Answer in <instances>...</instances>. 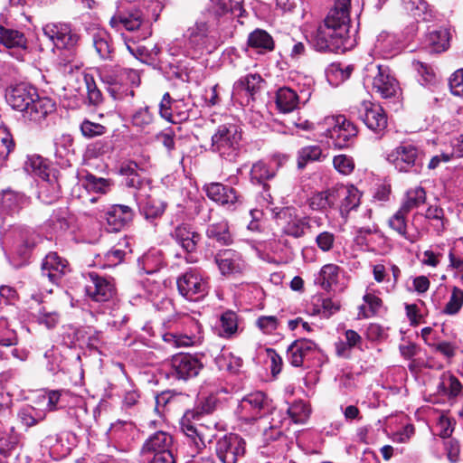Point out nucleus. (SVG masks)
Masks as SVG:
<instances>
[{"label": "nucleus", "mask_w": 463, "mask_h": 463, "mask_svg": "<svg viewBox=\"0 0 463 463\" xmlns=\"http://www.w3.org/2000/svg\"><path fill=\"white\" fill-rule=\"evenodd\" d=\"M351 0H335L332 8L312 36L317 51L344 52L351 46L349 6Z\"/></svg>", "instance_id": "f257e3e1"}, {"label": "nucleus", "mask_w": 463, "mask_h": 463, "mask_svg": "<svg viewBox=\"0 0 463 463\" xmlns=\"http://www.w3.org/2000/svg\"><path fill=\"white\" fill-rule=\"evenodd\" d=\"M209 406L204 405L194 410H188L180 420V429L184 434V440L180 448V454L188 458L184 463H213L211 459L196 456L213 437V429L200 422L204 413H210Z\"/></svg>", "instance_id": "f03ea898"}, {"label": "nucleus", "mask_w": 463, "mask_h": 463, "mask_svg": "<svg viewBox=\"0 0 463 463\" xmlns=\"http://www.w3.org/2000/svg\"><path fill=\"white\" fill-rule=\"evenodd\" d=\"M141 454L148 463H176L177 458L173 437L163 430L148 436L141 448Z\"/></svg>", "instance_id": "7ed1b4c3"}, {"label": "nucleus", "mask_w": 463, "mask_h": 463, "mask_svg": "<svg viewBox=\"0 0 463 463\" xmlns=\"http://www.w3.org/2000/svg\"><path fill=\"white\" fill-rule=\"evenodd\" d=\"M271 213L282 235L299 239L304 237L306 230L311 227L312 219L307 215L299 214L295 207L273 208Z\"/></svg>", "instance_id": "20e7f679"}, {"label": "nucleus", "mask_w": 463, "mask_h": 463, "mask_svg": "<svg viewBox=\"0 0 463 463\" xmlns=\"http://www.w3.org/2000/svg\"><path fill=\"white\" fill-rule=\"evenodd\" d=\"M241 133L234 124L218 127L212 137V150L228 161H234L239 155Z\"/></svg>", "instance_id": "39448f33"}, {"label": "nucleus", "mask_w": 463, "mask_h": 463, "mask_svg": "<svg viewBox=\"0 0 463 463\" xmlns=\"http://www.w3.org/2000/svg\"><path fill=\"white\" fill-rule=\"evenodd\" d=\"M109 24L116 29L124 28L129 32L138 31L139 38L142 40L152 35V23L139 8L119 11L111 17Z\"/></svg>", "instance_id": "423d86ee"}, {"label": "nucleus", "mask_w": 463, "mask_h": 463, "mask_svg": "<svg viewBox=\"0 0 463 463\" xmlns=\"http://www.w3.org/2000/svg\"><path fill=\"white\" fill-rule=\"evenodd\" d=\"M324 122L329 127L326 130V135L332 139L335 147L343 149L353 144L358 130L345 116H328L325 118Z\"/></svg>", "instance_id": "0eeeda50"}, {"label": "nucleus", "mask_w": 463, "mask_h": 463, "mask_svg": "<svg viewBox=\"0 0 463 463\" xmlns=\"http://www.w3.org/2000/svg\"><path fill=\"white\" fill-rule=\"evenodd\" d=\"M179 294L190 301H199L208 294V283L197 269H190L176 279Z\"/></svg>", "instance_id": "6e6552de"}, {"label": "nucleus", "mask_w": 463, "mask_h": 463, "mask_svg": "<svg viewBox=\"0 0 463 463\" xmlns=\"http://www.w3.org/2000/svg\"><path fill=\"white\" fill-rule=\"evenodd\" d=\"M215 452L222 463H237L246 453V442L239 435L230 433L217 440Z\"/></svg>", "instance_id": "1a4fd4ad"}, {"label": "nucleus", "mask_w": 463, "mask_h": 463, "mask_svg": "<svg viewBox=\"0 0 463 463\" xmlns=\"http://www.w3.org/2000/svg\"><path fill=\"white\" fill-rule=\"evenodd\" d=\"M203 368L201 360L190 354H178L170 361L169 375L177 380L187 381L199 374Z\"/></svg>", "instance_id": "9d476101"}, {"label": "nucleus", "mask_w": 463, "mask_h": 463, "mask_svg": "<svg viewBox=\"0 0 463 463\" xmlns=\"http://www.w3.org/2000/svg\"><path fill=\"white\" fill-rule=\"evenodd\" d=\"M400 172L413 171L419 174L421 165L418 162V149L411 144H402L387 156Z\"/></svg>", "instance_id": "9b49d317"}, {"label": "nucleus", "mask_w": 463, "mask_h": 463, "mask_svg": "<svg viewBox=\"0 0 463 463\" xmlns=\"http://www.w3.org/2000/svg\"><path fill=\"white\" fill-rule=\"evenodd\" d=\"M43 32L57 48L71 50L77 45L80 39L67 24H47L43 26Z\"/></svg>", "instance_id": "f8f14e48"}, {"label": "nucleus", "mask_w": 463, "mask_h": 463, "mask_svg": "<svg viewBox=\"0 0 463 463\" xmlns=\"http://www.w3.org/2000/svg\"><path fill=\"white\" fill-rule=\"evenodd\" d=\"M363 107L364 111L360 115V118L371 131L377 135L378 138H382L388 126L385 111L382 107L368 101H364Z\"/></svg>", "instance_id": "ddd939ff"}, {"label": "nucleus", "mask_w": 463, "mask_h": 463, "mask_svg": "<svg viewBox=\"0 0 463 463\" xmlns=\"http://www.w3.org/2000/svg\"><path fill=\"white\" fill-rule=\"evenodd\" d=\"M71 271L68 261L56 252L48 253L42 263V277L52 284L59 285L62 278Z\"/></svg>", "instance_id": "4468645a"}, {"label": "nucleus", "mask_w": 463, "mask_h": 463, "mask_svg": "<svg viewBox=\"0 0 463 463\" xmlns=\"http://www.w3.org/2000/svg\"><path fill=\"white\" fill-rule=\"evenodd\" d=\"M204 191L209 199L227 206L232 211L236 210L238 205L242 203L241 197L237 194L235 189L223 185L221 183L206 184Z\"/></svg>", "instance_id": "2eb2a0df"}, {"label": "nucleus", "mask_w": 463, "mask_h": 463, "mask_svg": "<svg viewBox=\"0 0 463 463\" xmlns=\"http://www.w3.org/2000/svg\"><path fill=\"white\" fill-rule=\"evenodd\" d=\"M90 282L86 286L87 295L94 301L105 302L116 294V288L111 280L91 272L89 274Z\"/></svg>", "instance_id": "dca6fc26"}, {"label": "nucleus", "mask_w": 463, "mask_h": 463, "mask_svg": "<svg viewBox=\"0 0 463 463\" xmlns=\"http://www.w3.org/2000/svg\"><path fill=\"white\" fill-rule=\"evenodd\" d=\"M214 261L224 276L240 275L247 269V264L233 250H223L214 256Z\"/></svg>", "instance_id": "f3484780"}, {"label": "nucleus", "mask_w": 463, "mask_h": 463, "mask_svg": "<svg viewBox=\"0 0 463 463\" xmlns=\"http://www.w3.org/2000/svg\"><path fill=\"white\" fill-rule=\"evenodd\" d=\"M133 210L124 204H114L105 212L104 219L109 232H117L127 226L133 219Z\"/></svg>", "instance_id": "a211bd4d"}, {"label": "nucleus", "mask_w": 463, "mask_h": 463, "mask_svg": "<svg viewBox=\"0 0 463 463\" xmlns=\"http://www.w3.org/2000/svg\"><path fill=\"white\" fill-rule=\"evenodd\" d=\"M317 351V345L315 342L302 338L292 342L287 349V359L291 365L300 367L304 360L311 357Z\"/></svg>", "instance_id": "6ab92c4d"}, {"label": "nucleus", "mask_w": 463, "mask_h": 463, "mask_svg": "<svg viewBox=\"0 0 463 463\" xmlns=\"http://www.w3.org/2000/svg\"><path fill=\"white\" fill-rule=\"evenodd\" d=\"M28 203V198L22 193L12 189L4 190L0 194V219L4 222L6 217L13 216Z\"/></svg>", "instance_id": "aec40b11"}, {"label": "nucleus", "mask_w": 463, "mask_h": 463, "mask_svg": "<svg viewBox=\"0 0 463 463\" xmlns=\"http://www.w3.org/2000/svg\"><path fill=\"white\" fill-rule=\"evenodd\" d=\"M451 33L445 27L430 28L424 36L423 44L430 52L440 53L449 47Z\"/></svg>", "instance_id": "412c9836"}, {"label": "nucleus", "mask_w": 463, "mask_h": 463, "mask_svg": "<svg viewBox=\"0 0 463 463\" xmlns=\"http://www.w3.org/2000/svg\"><path fill=\"white\" fill-rule=\"evenodd\" d=\"M364 78V85L372 87H395L399 84L393 71L386 65H378L368 69Z\"/></svg>", "instance_id": "4be33fe9"}, {"label": "nucleus", "mask_w": 463, "mask_h": 463, "mask_svg": "<svg viewBox=\"0 0 463 463\" xmlns=\"http://www.w3.org/2000/svg\"><path fill=\"white\" fill-rule=\"evenodd\" d=\"M33 95L35 96L32 103L24 111V116L31 121L41 123L48 114L54 111L55 104L49 98H40L35 91Z\"/></svg>", "instance_id": "5701e85b"}, {"label": "nucleus", "mask_w": 463, "mask_h": 463, "mask_svg": "<svg viewBox=\"0 0 463 463\" xmlns=\"http://www.w3.org/2000/svg\"><path fill=\"white\" fill-rule=\"evenodd\" d=\"M96 53L102 60H111L114 47L110 35L104 30L93 28L89 33Z\"/></svg>", "instance_id": "b1692460"}, {"label": "nucleus", "mask_w": 463, "mask_h": 463, "mask_svg": "<svg viewBox=\"0 0 463 463\" xmlns=\"http://www.w3.org/2000/svg\"><path fill=\"white\" fill-rule=\"evenodd\" d=\"M175 241L186 251L194 252L201 240V235L188 225H178L172 233Z\"/></svg>", "instance_id": "393cba45"}, {"label": "nucleus", "mask_w": 463, "mask_h": 463, "mask_svg": "<svg viewBox=\"0 0 463 463\" xmlns=\"http://www.w3.org/2000/svg\"><path fill=\"white\" fill-rule=\"evenodd\" d=\"M248 46L263 54L274 50L275 43L272 36L263 29H255L248 36Z\"/></svg>", "instance_id": "a878e982"}, {"label": "nucleus", "mask_w": 463, "mask_h": 463, "mask_svg": "<svg viewBox=\"0 0 463 463\" xmlns=\"http://www.w3.org/2000/svg\"><path fill=\"white\" fill-rule=\"evenodd\" d=\"M137 200L138 201L141 212L147 220L161 217L165 210L166 204L151 195L143 197V194H139L137 196Z\"/></svg>", "instance_id": "bb28decb"}, {"label": "nucleus", "mask_w": 463, "mask_h": 463, "mask_svg": "<svg viewBox=\"0 0 463 463\" xmlns=\"http://www.w3.org/2000/svg\"><path fill=\"white\" fill-rule=\"evenodd\" d=\"M463 386L459 380L449 372H444L437 385L438 393L449 399L458 397L462 392Z\"/></svg>", "instance_id": "cd10ccee"}, {"label": "nucleus", "mask_w": 463, "mask_h": 463, "mask_svg": "<svg viewBox=\"0 0 463 463\" xmlns=\"http://www.w3.org/2000/svg\"><path fill=\"white\" fill-rule=\"evenodd\" d=\"M5 99L13 109L24 111L32 103L35 95L27 89H5Z\"/></svg>", "instance_id": "c85d7f7f"}, {"label": "nucleus", "mask_w": 463, "mask_h": 463, "mask_svg": "<svg viewBox=\"0 0 463 463\" xmlns=\"http://www.w3.org/2000/svg\"><path fill=\"white\" fill-rule=\"evenodd\" d=\"M206 236L208 239L216 241L222 246L229 245L232 242L229 225L225 221L208 225Z\"/></svg>", "instance_id": "c756f323"}, {"label": "nucleus", "mask_w": 463, "mask_h": 463, "mask_svg": "<svg viewBox=\"0 0 463 463\" xmlns=\"http://www.w3.org/2000/svg\"><path fill=\"white\" fill-rule=\"evenodd\" d=\"M0 43L6 48L25 49L27 41L23 33L0 24Z\"/></svg>", "instance_id": "7c9ffc66"}, {"label": "nucleus", "mask_w": 463, "mask_h": 463, "mask_svg": "<svg viewBox=\"0 0 463 463\" xmlns=\"http://www.w3.org/2000/svg\"><path fill=\"white\" fill-rule=\"evenodd\" d=\"M298 102L299 97L294 89H278L276 103L280 111L291 112L297 108Z\"/></svg>", "instance_id": "2f4dec72"}, {"label": "nucleus", "mask_w": 463, "mask_h": 463, "mask_svg": "<svg viewBox=\"0 0 463 463\" xmlns=\"http://www.w3.org/2000/svg\"><path fill=\"white\" fill-rule=\"evenodd\" d=\"M426 202V191L421 186L410 188L405 193L404 198L401 204L402 211L410 213L415 208L420 207Z\"/></svg>", "instance_id": "473e14b6"}, {"label": "nucleus", "mask_w": 463, "mask_h": 463, "mask_svg": "<svg viewBox=\"0 0 463 463\" xmlns=\"http://www.w3.org/2000/svg\"><path fill=\"white\" fill-rule=\"evenodd\" d=\"M24 168L28 174L40 177L43 182L49 181L50 169L42 156L36 155L28 156Z\"/></svg>", "instance_id": "72a5a7b5"}, {"label": "nucleus", "mask_w": 463, "mask_h": 463, "mask_svg": "<svg viewBox=\"0 0 463 463\" xmlns=\"http://www.w3.org/2000/svg\"><path fill=\"white\" fill-rule=\"evenodd\" d=\"M115 149V141L112 137L96 140L87 146L86 156L89 158H98L112 153Z\"/></svg>", "instance_id": "f704fd0d"}, {"label": "nucleus", "mask_w": 463, "mask_h": 463, "mask_svg": "<svg viewBox=\"0 0 463 463\" xmlns=\"http://www.w3.org/2000/svg\"><path fill=\"white\" fill-rule=\"evenodd\" d=\"M213 8L209 3L205 11L203 13V17L196 21L194 26L189 28L188 32L190 37H206L209 32V28L213 24H216L218 22H213Z\"/></svg>", "instance_id": "c9c22d12"}, {"label": "nucleus", "mask_w": 463, "mask_h": 463, "mask_svg": "<svg viewBox=\"0 0 463 463\" xmlns=\"http://www.w3.org/2000/svg\"><path fill=\"white\" fill-rule=\"evenodd\" d=\"M340 268L335 264H326L320 269L317 283L324 289L328 290L331 287L337 283Z\"/></svg>", "instance_id": "e433bc0d"}, {"label": "nucleus", "mask_w": 463, "mask_h": 463, "mask_svg": "<svg viewBox=\"0 0 463 463\" xmlns=\"http://www.w3.org/2000/svg\"><path fill=\"white\" fill-rule=\"evenodd\" d=\"M267 403L266 396L261 392H256L246 395L241 402L242 410L250 411L252 417H256Z\"/></svg>", "instance_id": "4c0bfd02"}, {"label": "nucleus", "mask_w": 463, "mask_h": 463, "mask_svg": "<svg viewBox=\"0 0 463 463\" xmlns=\"http://www.w3.org/2000/svg\"><path fill=\"white\" fill-rule=\"evenodd\" d=\"M216 364L220 370L237 373L242 366V359L230 352H222L217 358Z\"/></svg>", "instance_id": "58836bf2"}, {"label": "nucleus", "mask_w": 463, "mask_h": 463, "mask_svg": "<svg viewBox=\"0 0 463 463\" xmlns=\"http://www.w3.org/2000/svg\"><path fill=\"white\" fill-rule=\"evenodd\" d=\"M363 299L366 305L360 307L359 316L364 318H369L376 315L383 306V300L369 291L364 295Z\"/></svg>", "instance_id": "ea45409f"}, {"label": "nucleus", "mask_w": 463, "mask_h": 463, "mask_svg": "<svg viewBox=\"0 0 463 463\" xmlns=\"http://www.w3.org/2000/svg\"><path fill=\"white\" fill-rule=\"evenodd\" d=\"M238 329L237 315L232 311L224 312L220 317L219 335L222 337H231Z\"/></svg>", "instance_id": "a19ab883"}, {"label": "nucleus", "mask_w": 463, "mask_h": 463, "mask_svg": "<svg viewBox=\"0 0 463 463\" xmlns=\"http://www.w3.org/2000/svg\"><path fill=\"white\" fill-rule=\"evenodd\" d=\"M82 181V185L90 192L106 194L110 187V181L102 177H97L92 174H87Z\"/></svg>", "instance_id": "79ce46f5"}, {"label": "nucleus", "mask_w": 463, "mask_h": 463, "mask_svg": "<svg viewBox=\"0 0 463 463\" xmlns=\"http://www.w3.org/2000/svg\"><path fill=\"white\" fill-rule=\"evenodd\" d=\"M211 5L213 8V22H218L220 17L227 14L228 12L236 13L240 12L239 15H242V7L240 3L236 2L234 5H228L226 0H209Z\"/></svg>", "instance_id": "37998d69"}, {"label": "nucleus", "mask_w": 463, "mask_h": 463, "mask_svg": "<svg viewBox=\"0 0 463 463\" xmlns=\"http://www.w3.org/2000/svg\"><path fill=\"white\" fill-rule=\"evenodd\" d=\"M360 203V195L358 190L354 186H346V194L343 195L341 204H339L341 215L346 216L349 212L355 209Z\"/></svg>", "instance_id": "c03bdc74"}, {"label": "nucleus", "mask_w": 463, "mask_h": 463, "mask_svg": "<svg viewBox=\"0 0 463 463\" xmlns=\"http://www.w3.org/2000/svg\"><path fill=\"white\" fill-rule=\"evenodd\" d=\"M156 407L155 410L160 415L165 414L173 409L177 404V396L170 391L162 392L155 397Z\"/></svg>", "instance_id": "a18cd8bd"}, {"label": "nucleus", "mask_w": 463, "mask_h": 463, "mask_svg": "<svg viewBox=\"0 0 463 463\" xmlns=\"http://www.w3.org/2000/svg\"><path fill=\"white\" fill-rule=\"evenodd\" d=\"M18 435L12 427L9 431H5L0 427V454L6 456L15 449L18 444Z\"/></svg>", "instance_id": "49530a36"}, {"label": "nucleus", "mask_w": 463, "mask_h": 463, "mask_svg": "<svg viewBox=\"0 0 463 463\" xmlns=\"http://www.w3.org/2000/svg\"><path fill=\"white\" fill-rule=\"evenodd\" d=\"M121 70L122 69H113L109 67L96 70V79L98 78L101 84L107 85H119L126 83L124 80H120Z\"/></svg>", "instance_id": "de8ad7c7"}, {"label": "nucleus", "mask_w": 463, "mask_h": 463, "mask_svg": "<svg viewBox=\"0 0 463 463\" xmlns=\"http://www.w3.org/2000/svg\"><path fill=\"white\" fill-rule=\"evenodd\" d=\"M322 149L318 146H309L299 150L298 156V166L303 169L309 162L320 160Z\"/></svg>", "instance_id": "09e8293b"}, {"label": "nucleus", "mask_w": 463, "mask_h": 463, "mask_svg": "<svg viewBox=\"0 0 463 463\" xmlns=\"http://www.w3.org/2000/svg\"><path fill=\"white\" fill-rule=\"evenodd\" d=\"M463 306V290L454 287L451 291L449 300L445 305L442 313L449 316L458 314Z\"/></svg>", "instance_id": "8fccbe9b"}, {"label": "nucleus", "mask_w": 463, "mask_h": 463, "mask_svg": "<svg viewBox=\"0 0 463 463\" xmlns=\"http://www.w3.org/2000/svg\"><path fill=\"white\" fill-rule=\"evenodd\" d=\"M18 418L24 426L29 428L43 420L45 414L33 407L27 406L19 411Z\"/></svg>", "instance_id": "3c124183"}, {"label": "nucleus", "mask_w": 463, "mask_h": 463, "mask_svg": "<svg viewBox=\"0 0 463 463\" xmlns=\"http://www.w3.org/2000/svg\"><path fill=\"white\" fill-rule=\"evenodd\" d=\"M406 11H408L417 20H427V12L429 5L425 0H402Z\"/></svg>", "instance_id": "603ef678"}, {"label": "nucleus", "mask_w": 463, "mask_h": 463, "mask_svg": "<svg viewBox=\"0 0 463 463\" xmlns=\"http://www.w3.org/2000/svg\"><path fill=\"white\" fill-rule=\"evenodd\" d=\"M14 148V142L12 135L6 128L0 127V166L7 159Z\"/></svg>", "instance_id": "864d4df0"}, {"label": "nucleus", "mask_w": 463, "mask_h": 463, "mask_svg": "<svg viewBox=\"0 0 463 463\" xmlns=\"http://www.w3.org/2000/svg\"><path fill=\"white\" fill-rule=\"evenodd\" d=\"M250 176L259 184L263 183L275 176V170L270 168L266 163L259 161L254 164L250 170Z\"/></svg>", "instance_id": "5fc2aeb1"}, {"label": "nucleus", "mask_w": 463, "mask_h": 463, "mask_svg": "<svg viewBox=\"0 0 463 463\" xmlns=\"http://www.w3.org/2000/svg\"><path fill=\"white\" fill-rule=\"evenodd\" d=\"M409 213L402 211L400 207L399 210L390 218L389 226L397 232L400 235L409 240L407 236V222L406 216Z\"/></svg>", "instance_id": "6e6d98bb"}, {"label": "nucleus", "mask_w": 463, "mask_h": 463, "mask_svg": "<svg viewBox=\"0 0 463 463\" xmlns=\"http://www.w3.org/2000/svg\"><path fill=\"white\" fill-rule=\"evenodd\" d=\"M96 74L97 71L95 70L83 71L77 69L72 72L71 77L74 78L75 84H78L80 87H97Z\"/></svg>", "instance_id": "4d7b16f0"}, {"label": "nucleus", "mask_w": 463, "mask_h": 463, "mask_svg": "<svg viewBox=\"0 0 463 463\" xmlns=\"http://www.w3.org/2000/svg\"><path fill=\"white\" fill-rule=\"evenodd\" d=\"M287 411L294 423H304L309 416V409L303 402H294Z\"/></svg>", "instance_id": "13d9d810"}, {"label": "nucleus", "mask_w": 463, "mask_h": 463, "mask_svg": "<svg viewBox=\"0 0 463 463\" xmlns=\"http://www.w3.org/2000/svg\"><path fill=\"white\" fill-rule=\"evenodd\" d=\"M17 342L16 332L9 328L5 319H0V346L15 345Z\"/></svg>", "instance_id": "bf43d9fd"}, {"label": "nucleus", "mask_w": 463, "mask_h": 463, "mask_svg": "<svg viewBox=\"0 0 463 463\" xmlns=\"http://www.w3.org/2000/svg\"><path fill=\"white\" fill-rule=\"evenodd\" d=\"M334 167L342 175H350L354 168V162L351 156L346 155L335 156L333 159Z\"/></svg>", "instance_id": "052dcab7"}, {"label": "nucleus", "mask_w": 463, "mask_h": 463, "mask_svg": "<svg viewBox=\"0 0 463 463\" xmlns=\"http://www.w3.org/2000/svg\"><path fill=\"white\" fill-rule=\"evenodd\" d=\"M80 131L85 137L91 138L97 136L104 135L107 131V128L101 124L91 122L86 119L80 124Z\"/></svg>", "instance_id": "680f3d73"}, {"label": "nucleus", "mask_w": 463, "mask_h": 463, "mask_svg": "<svg viewBox=\"0 0 463 463\" xmlns=\"http://www.w3.org/2000/svg\"><path fill=\"white\" fill-rule=\"evenodd\" d=\"M353 68L348 66L345 70L339 68H332L326 72V77L331 85H339L345 82V80L349 79Z\"/></svg>", "instance_id": "e2e57ef3"}, {"label": "nucleus", "mask_w": 463, "mask_h": 463, "mask_svg": "<svg viewBox=\"0 0 463 463\" xmlns=\"http://www.w3.org/2000/svg\"><path fill=\"white\" fill-rule=\"evenodd\" d=\"M414 66L421 78L419 80L420 85H433L436 83L435 73L430 66L420 61L415 62Z\"/></svg>", "instance_id": "0e129e2a"}, {"label": "nucleus", "mask_w": 463, "mask_h": 463, "mask_svg": "<svg viewBox=\"0 0 463 463\" xmlns=\"http://www.w3.org/2000/svg\"><path fill=\"white\" fill-rule=\"evenodd\" d=\"M425 217L430 221H433L435 230L437 232H442L444 230V211L438 206H430L425 213Z\"/></svg>", "instance_id": "69168bd1"}, {"label": "nucleus", "mask_w": 463, "mask_h": 463, "mask_svg": "<svg viewBox=\"0 0 463 463\" xmlns=\"http://www.w3.org/2000/svg\"><path fill=\"white\" fill-rule=\"evenodd\" d=\"M279 324V318L275 316H261L256 321L257 326L265 334H272Z\"/></svg>", "instance_id": "338daca9"}, {"label": "nucleus", "mask_w": 463, "mask_h": 463, "mask_svg": "<svg viewBox=\"0 0 463 463\" xmlns=\"http://www.w3.org/2000/svg\"><path fill=\"white\" fill-rule=\"evenodd\" d=\"M49 223L55 232L65 231L69 226L67 212L64 210L54 211L49 219Z\"/></svg>", "instance_id": "774afa93"}]
</instances>
